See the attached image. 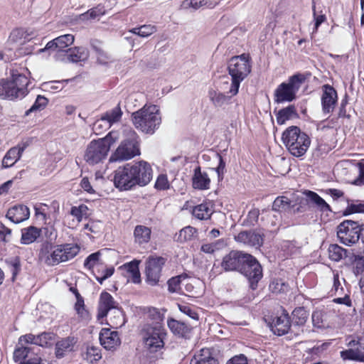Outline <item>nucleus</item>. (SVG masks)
Segmentation results:
<instances>
[{
    "label": "nucleus",
    "mask_w": 364,
    "mask_h": 364,
    "mask_svg": "<svg viewBox=\"0 0 364 364\" xmlns=\"http://www.w3.org/2000/svg\"><path fill=\"white\" fill-rule=\"evenodd\" d=\"M359 171L358 176L355 179L353 184L356 186L364 185V159H362L357 164Z\"/></svg>",
    "instance_id": "60"
},
{
    "label": "nucleus",
    "mask_w": 364,
    "mask_h": 364,
    "mask_svg": "<svg viewBox=\"0 0 364 364\" xmlns=\"http://www.w3.org/2000/svg\"><path fill=\"white\" fill-rule=\"evenodd\" d=\"M232 96V95L228 96L213 90L209 91L210 100L215 107H222L230 104Z\"/></svg>",
    "instance_id": "38"
},
{
    "label": "nucleus",
    "mask_w": 364,
    "mask_h": 364,
    "mask_svg": "<svg viewBox=\"0 0 364 364\" xmlns=\"http://www.w3.org/2000/svg\"><path fill=\"white\" fill-rule=\"evenodd\" d=\"M297 112L294 105H289L278 111L276 114L277 122L278 124H284L287 120L296 117Z\"/></svg>",
    "instance_id": "35"
},
{
    "label": "nucleus",
    "mask_w": 364,
    "mask_h": 364,
    "mask_svg": "<svg viewBox=\"0 0 364 364\" xmlns=\"http://www.w3.org/2000/svg\"><path fill=\"white\" fill-rule=\"evenodd\" d=\"M88 56V51L84 47H75L73 49H68L66 53L67 60L71 63L85 61Z\"/></svg>",
    "instance_id": "34"
},
{
    "label": "nucleus",
    "mask_w": 364,
    "mask_h": 364,
    "mask_svg": "<svg viewBox=\"0 0 364 364\" xmlns=\"http://www.w3.org/2000/svg\"><path fill=\"white\" fill-rule=\"evenodd\" d=\"M124 139L109 158V161H123L139 156V137L136 132L130 127L124 129Z\"/></svg>",
    "instance_id": "5"
},
{
    "label": "nucleus",
    "mask_w": 364,
    "mask_h": 364,
    "mask_svg": "<svg viewBox=\"0 0 364 364\" xmlns=\"http://www.w3.org/2000/svg\"><path fill=\"white\" fill-rule=\"evenodd\" d=\"M264 234L260 230H245L235 236V240L250 247L259 248L263 244Z\"/></svg>",
    "instance_id": "18"
},
{
    "label": "nucleus",
    "mask_w": 364,
    "mask_h": 364,
    "mask_svg": "<svg viewBox=\"0 0 364 364\" xmlns=\"http://www.w3.org/2000/svg\"><path fill=\"white\" fill-rule=\"evenodd\" d=\"M93 48L97 55V60L100 64L107 65L113 61V58L107 52L102 48L93 46Z\"/></svg>",
    "instance_id": "53"
},
{
    "label": "nucleus",
    "mask_w": 364,
    "mask_h": 364,
    "mask_svg": "<svg viewBox=\"0 0 364 364\" xmlns=\"http://www.w3.org/2000/svg\"><path fill=\"white\" fill-rule=\"evenodd\" d=\"M57 245L53 242H43L41 245L38 252V259L48 266L57 265Z\"/></svg>",
    "instance_id": "19"
},
{
    "label": "nucleus",
    "mask_w": 364,
    "mask_h": 364,
    "mask_svg": "<svg viewBox=\"0 0 364 364\" xmlns=\"http://www.w3.org/2000/svg\"><path fill=\"white\" fill-rule=\"evenodd\" d=\"M304 194L307 198V203H312L320 211H331V206L316 193L311 191H305Z\"/></svg>",
    "instance_id": "29"
},
{
    "label": "nucleus",
    "mask_w": 364,
    "mask_h": 364,
    "mask_svg": "<svg viewBox=\"0 0 364 364\" xmlns=\"http://www.w3.org/2000/svg\"><path fill=\"white\" fill-rule=\"evenodd\" d=\"M9 271L12 274L11 279L15 281L17 275L21 270V260L18 257H14L6 260Z\"/></svg>",
    "instance_id": "43"
},
{
    "label": "nucleus",
    "mask_w": 364,
    "mask_h": 364,
    "mask_svg": "<svg viewBox=\"0 0 364 364\" xmlns=\"http://www.w3.org/2000/svg\"><path fill=\"white\" fill-rule=\"evenodd\" d=\"M155 188L158 190H166L169 188V183L166 175L161 174L155 183Z\"/></svg>",
    "instance_id": "59"
},
{
    "label": "nucleus",
    "mask_w": 364,
    "mask_h": 364,
    "mask_svg": "<svg viewBox=\"0 0 364 364\" xmlns=\"http://www.w3.org/2000/svg\"><path fill=\"white\" fill-rule=\"evenodd\" d=\"M122 112L119 106L106 112L100 118V121L105 122L108 124L109 127L112 124L119 122L121 119Z\"/></svg>",
    "instance_id": "39"
},
{
    "label": "nucleus",
    "mask_w": 364,
    "mask_h": 364,
    "mask_svg": "<svg viewBox=\"0 0 364 364\" xmlns=\"http://www.w3.org/2000/svg\"><path fill=\"white\" fill-rule=\"evenodd\" d=\"M28 80L26 75L12 73L11 80H0V97L9 100L21 99L28 93Z\"/></svg>",
    "instance_id": "7"
},
{
    "label": "nucleus",
    "mask_w": 364,
    "mask_h": 364,
    "mask_svg": "<svg viewBox=\"0 0 364 364\" xmlns=\"http://www.w3.org/2000/svg\"><path fill=\"white\" fill-rule=\"evenodd\" d=\"M75 38L72 34H65L58 36L49 41L45 48L38 50L37 53L50 51H68L66 48L71 46L74 42Z\"/></svg>",
    "instance_id": "17"
},
{
    "label": "nucleus",
    "mask_w": 364,
    "mask_h": 364,
    "mask_svg": "<svg viewBox=\"0 0 364 364\" xmlns=\"http://www.w3.org/2000/svg\"><path fill=\"white\" fill-rule=\"evenodd\" d=\"M249 255L242 251L232 250L223 257L220 267L215 263L213 264L211 272L215 274H221L222 270L240 272Z\"/></svg>",
    "instance_id": "10"
},
{
    "label": "nucleus",
    "mask_w": 364,
    "mask_h": 364,
    "mask_svg": "<svg viewBox=\"0 0 364 364\" xmlns=\"http://www.w3.org/2000/svg\"><path fill=\"white\" fill-rule=\"evenodd\" d=\"M149 316L154 321L152 323H161V321L164 319V315L155 308L149 310Z\"/></svg>",
    "instance_id": "63"
},
{
    "label": "nucleus",
    "mask_w": 364,
    "mask_h": 364,
    "mask_svg": "<svg viewBox=\"0 0 364 364\" xmlns=\"http://www.w3.org/2000/svg\"><path fill=\"white\" fill-rule=\"evenodd\" d=\"M25 146L22 147H13L10 149L2 161V166L5 168L12 166L16 161H18L22 153L23 152Z\"/></svg>",
    "instance_id": "33"
},
{
    "label": "nucleus",
    "mask_w": 364,
    "mask_h": 364,
    "mask_svg": "<svg viewBox=\"0 0 364 364\" xmlns=\"http://www.w3.org/2000/svg\"><path fill=\"white\" fill-rule=\"evenodd\" d=\"M364 213V203L359 202L357 203H348L346 209L344 211V215H348L352 213Z\"/></svg>",
    "instance_id": "54"
},
{
    "label": "nucleus",
    "mask_w": 364,
    "mask_h": 364,
    "mask_svg": "<svg viewBox=\"0 0 364 364\" xmlns=\"http://www.w3.org/2000/svg\"><path fill=\"white\" fill-rule=\"evenodd\" d=\"M100 251L92 253L85 259L84 267L92 272L95 270V267H102V263L100 260Z\"/></svg>",
    "instance_id": "42"
},
{
    "label": "nucleus",
    "mask_w": 364,
    "mask_h": 364,
    "mask_svg": "<svg viewBox=\"0 0 364 364\" xmlns=\"http://www.w3.org/2000/svg\"><path fill=\"white\" fill-rule=\"evenodd\" d=\"M360 225L356 221L346 220L337 228V236L345 245L351 246L360 239Z\"/></svg>",
    "instance_id": "13"
},
{
    "label": "nucleus",
    "mask_w": 364,
    "mask_h": 364,
    "mask_svg": "<svg viewBox=\"0 0 364 364\" xmlns=\"http://www.w3.org/2000/svg\"><path fill=\"white\" fill-rule=\"evenodd\" d=\"M87 356L92 363L100 360L102 358L100 349L95 346L88 347L87 349Z\"/></svg>",
    "instance_id": "55"
},
{
    "label": "nucleus",
    "mask_w": 364,
    "mask_h": 364,
    "mask_svg": "<svg viewBox=\"0 0 364 364\" xmlns=\"http://www.w3.org/2000/svg\"><path fill=\"white\" fill-rule=\"evenodd\" d=\"M51 338V333L46 332L42 333L36 336V345L42 347L46 346Z\"/></svg>",
    "instance_id": "62"
},
{
    "label": "nucleus",
    "mask_w": 364,
    "mask_h": 364,
    "mask_svg": "<svg viewBox=\"0 0 364 364\" xmlns=\"http://www.w3.org/2000/svg\"><path fill=\"white\" fill-rule=\"evenodd\" d=\"M97 317L102 318L107 316L108 312L114 310L115 315L113 318L110 317L109 320L112 326L116 328L122 326L124 324L123 314L122 310L119 308V304L114 299L113 296L107 291H102L100 294L98 304Z\"/></svg>",
    "instance_id": "9"
},
{
    "label": "nucleus",
    "mask_w": 364,
    "mask_h": 364,
    "mask_svg": "<svg viewBox=\"0 0 364 364\" xmlns=\"http://www.w3.org/2000/svg\"><path fill=\"white\" fill-rule=\"evenodd\" d=\"M218 157L219 159V164L216 168H214V170L218 174V181H222L224 178V173L225 172V162L220 154H218Z\"/></svg>",
    "instance_id": "58"
},
{
    "label": "nucleus",
    "mask_w": 364,
    "mask_h": 364,
    "mask_svg": "<svg viewBox=\"0 0 364 364\" xmlns=\"http://www.w3.org/2000/svg\"><path fill=\"white\" fill-rule=\"evenodd\" d=\"M348 346L355 347V348H349L341 352V357L343 360H353L364 362V352L359 347L360 344L358 341L351 340L348 343Z\"/></svg>",
    "instance_id": "26"
},
{
    "label": "nucleus",
    "mask_w": 364,
    "mask_h": 364,
    "mask_svg": "<svg viewBox=\"0 0 364 364\" xmlns=\"http://www.w3.org/2000/svg\"><path fill=\"white\" fill-rule=\"evenodd\" d=\"M309 314L304 307L296 308L291 314V322L294 326H303L308 318Z\"/></svg>",
    "instance_id": "36"
},
{
    "label": "nucleus",
    "mask_w": 364,
    "mask_h": 364,
    "mask_svg": "<svg viewBox=\"0 0 364 364\" xmlns=\"http://www.w3.org/2000/svg\"><path fill=\"white\" fill-rule=\"evenodd\" d=\"M328 258L338 262L346 256L347 250L337 244H331L328 248Z\"/></svg>",
    "instance_id": "41"
},
{
    "label": "nucleus",
    "mask_w": 364,
    "mask_h": 364,
    "mask_svg": "<svg viewBox=\"0 0 364 364\" xmlns=\"http://www.w3.org/2000/svg\"><path fill=\"white\" fill-rule=\"evenodd\" d=\"M282 141L289 152L295 157H301L311 144L309 136L296 126L288 127L282 134Z\"/></svg>",
    "instance_id": "4"
},
{
    "label": "nucleus",
    "mask_w": 364,
    "mask_h": 364,
    "mask_svg": "<svg viewBox=\"0 0 364 364\" xmlns=\"http://www.w3.org/2000/svg\"><path fill=\"white\" fill-rule=\"evenodd\" d=\"M105 14V10L102 6L98 5L96 7L89 9L87 11L82 14L80 16V19L82 21H87L95 19Z\"/></svg>",
    "instance_id": "49"
},
{
    "label": "nucleus",
    "mask_w": 364,
    "mask_h": 364,
    "mask_svg": "<svg viewBox=\"0 0 364 364\" xmlns=\"http://www.w3.org/2000/svg\"><path fill=\"white\" fill-rule=\"evenodd\" d=\"M139 30L138 32L140 33V36L144 38L151 36L157 31L156 27L151 24L141 26L139 27Z\"/></svg>",
    "instance_id": "57"
},
{
    "label": "nucleus",
    "mask_w": 364,
    "mask_h": 364,
    "mask_svg": "<svg viewBox=\"0 0 364 364\" xmlns=\"http://www.w3.org/2000/svg\"><path fill=\"white\" fill-rule=\"evenodd\" d=\"M210 179L205 172H202L200 166L194 169L192 186L194 189L208 190L210 188Z\"/></svg>",
    "instance_id": "27"
},
{
    "label": "nucleus",
    "mask_w": 364,
    "mask_h": 364,
    "mask_svg": "<svg viewBox=\"0 0 364 364\" xmlns=\"http://www.w3.org/2000/svg\"><path fill=\"white\" fill-rule=\"evenodd\" d=\"M141 335L146 355L149 358H158L164 347L166 330L162 323H146Z\"/></svg>",
    "instance_id": "2"
},
{
    "label": "nucleus",
    "mask_w": 364,
    "mask_h": 364,
    "mask_svg": "<svg viewBox=\"0 0 364 364\" xmlns=\"http://www.w3.org/2000/svg\"><path fill=\"white\" fill-rule=\"evenodd\" d=\"M187 277L186 274H182L169 279L167 282L168 291L171 293H179L181 291V283Z\"/></svg>",
    "instance_id": "44"
},
{
    "label": "nucleus",
    "mask_w": 364,
    "mask_h": 364,
    "mask_svg": "<svg viewBox=\"0 0 364 364\" xmlns=\"http://www.w3.org/2000/svg\"><path fill=\"white\" fill-rule=\"evenodd\" d=\"M153 177L150 164L145 161L127 163L114 171L113 182L120 191H127L149 184Z\"/></svg>",
    "instance_id": "1"
},
{
    "label": "nucleus",
    "mask_w": 364,
    "mask_h": 364,
    "mask_svg": "<svg viewBox=\"0 0 364 364\" xmlns=\"http://www.w3.org/2000/svg\"><path fill=\"white\" fill-rule=\"evenodd\" d=\"M88 208L85 204L79 206H73L70 210V214L74 216L78 222H81L83 217H87L88 213Z\"/></svg>",
    "instance_id": "52"
},
{
    "label": "nucleus",
    "mask_w": 364,
    "mask_h": 364,
    "mask_svg": "<svg viewBox=\"0 0 364 364\" xmlns=\"http://www.w3.org/2000/svg\"><path fill=\"white\" fill-rule=\"evenodd\" d=\"M248 281L252 290L257 289L259 282L263 277L262 267L258 260L249 255L240 272Z\"/></svg>",
    "instance_id": "14"
},
{
    "label": "nucleus",
    "mask_w": 364,
    "mask_h": 364,
    "mask_svg": "<svg viewBox=\"0 0 364 364\" xmlns=\"http://www.w3.org/2000/svg\"><path fill=\"white\" fill-rule=\"evenodd\" d=\"M48 100L43 95H38L33 105L25 112V116H28L33 112L43 110L48 105Z\"/></svg>",
    "instance_id": "47"
},
{
    "label": "nucleus",
    "mask_w": 364,
    "mask_h": 364,
    "mask_svg": "<svg viewBox=\"0 0 364 364\" xmlns=\"http://www.w3.org/2000/svg\"><path fill=\"white\" fill-rule=\"evenodd\" d=\"M38 32L33 28H18L11 31L9 39L11 42L23 45L36 40Z\"/></svg>",
    "instance_id": "21"
},
{
    "label": "nucleus",
    "mask_w": 364,
    "mask_h": 364,
    "mask_svg": "<svg viewBox=\"0 0 364 364\" xmlns=\"http://www.w3.org/2000/svg\"><path fill=\"white\" fill-rule=\"evenodd\" d=\"M36 336L32 333H28L26 335L21 336L18 338V345L20 346H24V344H34L36 345Z\"/></svg>",
    "instance_id": "61"
},
{
    "label": "nucleus",
    "mask_w": 364,
    "mask_h": 364,
    "mask_svg": "<svg viewBox=\"0 0 364 364\" xmlns=\"http://www.w3.org/2000/svg\"><path fill=\"white\" fill-rule=\"evenodd\" d=\"M111 142L107 137L92 140L87 146L85 160L90 165H95L103 161L108 154Z\"/></svg>",
    "instance_id": "11"
},
{
    "label": "nucleus",
    "mask_w": 364,
    "mask_h": 364,
    "mask_svg": "<svg viewBox=\"0 0 364 364\" xmlns=\"http://www.w3.org/2000/svg\"><path fill=\"white\" fill-rule=\"evenodd\" d=\"M126 272V277L133 283L139 284L141 282V274L139 269V261L133 260L130 262L124 264L120 267Z\"/></svg>",
    "instance_id": "28"
},
{
    "label": "nucleus",
    "mask_w": 364,
    "mask_h": 364,
    "mask_svg": "<svg viewBox=\"0 0 364 364\" xmlns=\"http://www.w3.org/2000/svg\"><path fill=\"white\" fill-rule=\"evenodd\" d=\"M132 121L137 129L153 134L161 123L159 109L156 105H145L132 114Z\"/></svg>",
    "instance_id": "3"
},
{
    "label": "nucleus",
    "mask_w": 364,
    "mask_h": 364,
    "mask_svg": "<svg viewBox=\"0 0 364 364\" xmlns=\"http://www.w3.org/2000/svg\"><path fill=\"white\" fill-rule=\"evenodd\" d=\"M271 330L274 334L283 336L289 332L291 328V321L289 314L283 313L275 317L271 323Z\"/></svg>",
    "instance_id": "23"
},
{
    "label": "nucleus",
    "mask_w": 364,
    "mask_h": 364,
    "mask_svg": "<svg viewBox=\"0 0 364 364\" xmlns=\"http://www.w3.org/2000/svg\"><path fill=\"white\" fill-rule=\"evenodd\" d=\"M45 226L42 228V233L46 238L45 242H53L58 237V231L55 228L54 223L48 222L45 223Z\"/></svg>",
    "instance_id": "46"
},
{
    "label": "nucleus",
    "mask_w": 364,
    "mask_h": 364,
    "mask_svg": "<svg viewBox=\"0 0 364 364\" xmlns=\"http://www.w3.org/2000/svg\"><path fill=\"white\" fill-rule=\"evenodd\" d=\"M99 338L100 344L109 350H115L121 343L118 332L111 331L109 328H102L100 333Z\"/></svg>",
    "instance_id": "20"
},
{
    "label": "nucleus",
    "mask_w": 364,
    "mask_h": 364,
    "mask_svg": "<svg viewBox=\"0 0 364 364\" xmlns=\"http://www.w3.org/2000/svg\"><path fill=\"white\" fill-rule=\"evenodd\" d=\"M206 4L207 2H205V0H184L182 2V6L184 9L192 8L195 10L198 9Z\"/></svg>",
    "instance_id": "56"
},
{
    "label": "nucleus",
    "mask_w": 364,
    "mask_h": 364,
    "mask_svg": "<svg viewBox=\"0 0 364 364\" xmlns=\"http://www.w3.org/2000/svg\"><path fill=\"white\" fill-rule=\"evenodd\" d=\"M226 364H247V358L244 354H240L229 359Z\"/></svg>",
    "instance_id": "64"
},
{
    "label": "nucleus",
    "mask_w": 364,
    "mask_h": 364,
    "mask_svg": "<svg viewBox=\"0 0 364 364\" xmlns=\"http://www.w3.org/2000/svg\"><path fill=\"white\" fill-rule=\"evenodd\" d=\"M192 214L199 220H208L213 214V210L208 203H203L193 208Z\"/></svg>",
    "instance_id": "40"
},
{
    "label": "nucleus",
    "mask_w": 364,
    "mask_h": 364,
    "mask_svg": "<svg viewBox=\"0 0 364 364\" xmlns=\"http://www.w3.org/2000/svg\"><path fill=\"white\" fill-rule=\"evenodd\" d=\"M30 216V211L24 205H14L9 209L6 217L15 224L27 220Z\"/></svg>",
    "instance_id": "24"
},
{
    "label": "nucleus",
    "mask_w": 364,
    "mask_h": 364,
    "mask_svg": "<svg viewBox=\"0 0 364 364\" xmlns=\"http://www.w3.org/2000/svg\"><path fill=\"white\" fill-rule=\"evenodd\" d=\"M167 323L171 331L179 337L186 338L191 331V328L185 323L176 319L170 318Z\"/></svg>",
    "instance_id": "32"
},
{
    "label": "nucleus",
    "mask_w": 364,
    "mask_h": 364,
    "mask_svg": "<svg viewBox=\"0 0 364 364\" xmlns=\"http://www.w3.org/2000/svg\"><path fill=\"white\" fill-rule=\"evenodd\" d=\"M166 262L163 257L150 256L145 263V282L150 286L160 284L162 269Z\"/></svg>",
    "instance_id": "12"
},
{
    "label": "nucleus",
    "mask_w": 364,
    "mask_h": 364,
    "mask_svg": "<svg viewBox=\"0 0 364 364\" xmlns=\"http://www.w3.org/2000/svg\"><path fill=\"white\" fill-rule=\"evenodd\" d=\"M269 289L272 293L280 294L287 292L289 285L281 279H274L269 284Z\"/></svg>",
    "instance_id": "50"
},
{
    "label": "nucleus",
    "mask_w": 364,
    "mask_h": 364,
    "mask_svg": "<svg viewBox=\"0 0 364 364\" xmlns=\"http://www.w3.org/2000/svg\"><path fill=\"white\" fill-rule=\"evenodd\" d=\"M353 272L355 276L362 274L364 272V257L353 255L351 257Z\"/></svg>",
    "instance_id": "51"
},
{
    "label": "nucleus",
    "mask_w": 364,
    "mask_h": 364,
    "mask_svg": "<svg viewBox=\"0 0 364 364\" xmlns=\"http://www.w3.org/2000/svg\"><path fill=\"white\" fill-rule=\"evenodd\" d=\"M303 73H296L289 77L287 82L281 83L274 92V102L277 103L291 102L296 99V93L306 80Z\"/></svg>",
    "instance_id": "8"
},
{
    "label": "nucleus",
    "mask_w": 364,
    "mask_h": 364,
    "mask_svg": "<svg viewBox=\"0 0 364 364\" xmlns=\"http://www.w3.org/2000/svg\"><path fill=\"white\" fill-rule=\"evenodd\" d=\"M151 233L150 228L144 225H136L134 231L135 242L139 245L149 242Z\"/></svg>",
    "instance_id": "37"
},
{
    "label": "nucleus",
    "mask_w": 364,
    "mask_h": 364,
    "mask_svg": "<svg viewBox=\"0 0 364 364\" xmlns=\"http://www.w3.org/2000/svg\"><path fill=\"white\" fill-rule=\"evenodd\" d=\"M197 230L191 226H187L181 229L178 233L177 240L180 242H184L191 240L197 235Z\"/></svg>",
    "instance_id": "48"
},
{
    "label": "nucleus",
    "mask_w": 364,
    "mask_h": 364,
    "mask_svg": "<svg viewBox=\"0 0 364 364\" xmlns=\"http://www.w3.org/2000/svg\"><path fill=\"white\" fill-rule=\"evenodd\" d=\"M291 208V200L286 196H278L272 204V210L274 211H286Z\"/></svg>",
    "instance_id": "45"
},
{
    "label": "nucleus",
    "mask_w": 364,
    "mask_h": 364,
    "mask_svg": "<svg viewBox=\"0 0 364 364\" xmlns=\"http://www.w3.org/2000/svg\"><path fill=\"white\" fill-rule=\"evenodd\" d=\"M77 339L74 336H68L58 341L55 343V356L58 358H63L68 353L73 350Z\"/></svg>",
    "instance_id": "25"
},
{
    "label": "nucleus",
    "mask_w": 364,
    "mask_h": 364,
    "mask_svg": "<svg viewBox=\"0 0 364 364\" xmlns=\"http://www.w3.org/2000/svg\"><path fill=\"white\" fill-rule=\"evenodd\" d=\"M80 247L77 245L65 243L57 245V265L74 258L79 252Z\"/></svg>",
    "instance_id": "22"
},
{
    "label": "nucleus",
    "mask_w": 364,
    "mask_h": 364,
    "mask_svg": "<svg viewBox=\"0 0 364 364\" xmlns=\"http://www.w3.org/2000/svg\"><path fill=\"white\" fill-rule=\"evenodd\" d=\"M42 230L35 226L23 228L21 230V243L23 245H30L34 242L41 235Z\"/></svg>",
    "instance_id": "30"
},
{
    "label": "nucleus",
    "mask_w": 364,
    "mask_h": 364,
    "mask_svg": "<svg viewBox=\"0 0 364 364\" xmlns=\"http://www.w3.org/2000/svg\"><path fill=\"white\" fill-rule=\"evenodd\" d=\"M228 70L231 76V85L228 93L236 95L238 93L240 83L251 72L249 56L242 54L231 58L228 62Z\"/></svg>",
    "instance_id": "6"
},
{
    "label": "nucleus",
    "mask_w": 364,
    "mask_h": 364,
    "mask_svg": "<svg viewBox=\"0 0 364 364\" xmlns=\"http://www.w3.org/2000/svg\"><path fill=\"white\" fill-rule=\"evenodd\" d=\"M35 348L28 346H18L14 352V360L18 364H43L41 356Z\"/></svg>",
    "instance_id": "15"
},
{
    "label": "nucleus",
    "mask_w": 364,
    "mask_h": 364,
    "mask_svg": "<svg viewBox=\"0 0 364 364\" xmlns=\"http://www.w3.org/2000/svg\"><path fill=\"white\" fill-rule=\"evenodd\" d=\"M338 101V95L334 87L328 84L322 86V95L321 97L322 112L327 114L331 113Z\"/></svg>",
    "instance_id": "16"
},
{
    "label": "nucleus",
    "mask_w": 364,
    "mask_h": 364,
    "mask_svg": "<svg viewBox=\"0 0 364 364\" xmlns=\"http://www.w3.org/2000/svg\"><path fill=\"white\" fill-rule=\"evenodd\" d=\"M190 364H218V360L209 349H202L199 353L193 356Z\"/></svg>",
    "instance_id": "31"
}]
</instances>
